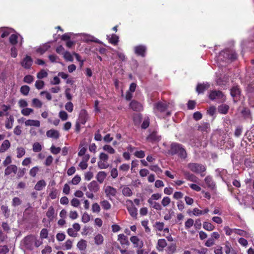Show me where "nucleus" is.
I'll return each mask as SVG.
<instances>
[{
	"mask_svg": "<svg viewBox=\"0 0 254 254\" xmlns=\"http://www.w3.org/2000/svg\"><path fill=\"white\" fill-rule=\"evenodd\" d=\"M35 237L29 235L25 237L21 242V246L26 250H32L34 248Z\"/></svg>",
	"mask_w": 254,
	"mask_h": 254,
	"instance_id": "obj_3",
	"label": "nucleus"
},
{
	"mask_svg": "<svg viewBox=\"0 0 254 254\" xmlns=\"http://www.w3.org/2000/svg\"><path fill=\"white\" fill-rule=\"evenodd\" d=\"M100 204L102 208L105 210H108L111 208V204L108 200H102L100 202Z\"/></svg>",
	"mask_w": 254,
	"mask_h": 254,
	"instance_id": "obj_42",
	"label": "nucleus"
},
{
	"mask_svg": "<svg viewBox=\"0 0 254 254\" xmlns=\"http://www.w3.org/2000/svg\"><path fill=\"white\" fill-rule=\"evenodd\" d=\"M46 135L48 137L57 139L59 137V131L55 129H50L46 132Z\"/></svg>",
	"mask_w": 254,
	"mask_h": 254,
	"instance_id": "obj_25",
	"label": "nucleus"
},
{
	"mask_svg": "<svg viewBox=\"0 0 254 254\" xmlns=\"http://www.w3.org/2000/svg\"><path fill=\"white\" fill-rule=\"evenodd\" d=\"M244 201L246 205H250L254 203V199L252 195H249L247 197L244 198Z\"/></svg>",
	"mask_w": 254,
	"mask_h": 254,
	"instance_id": "obj_49",
	"label": "nucleus"
},
{
	"mask_svg": "<svg viewBox=\"0 0 254 254\" xmlns=\"http://www.w3.org/2000/svg\"><path fill=\"white\" fill-rule=\"evenodd\" d=\"M48 235V231L47 229L43 228L41 230L40 236L41 239H46L47 238Z\"/></svg>",
	"mask_w": 254,
	"mask_h": 254,
	"instance_id": "obj_62",
	"label": "nucleus"
},
{
	"mask_svg": "<svg viewBox=\"0 0 254 254\" xmlns=\"http://www.w3.org/2000/svg\"><path fill=\"white\" fill-rule=\"evenodd\" d=\"M171 202V199L168 197L165 196L164 197L163 199L161 201V204L164 206L166 207L168 206Z\"/></svg>",
	"mask_w": 254,
	"mask_h": 254,
	"instance_id": "obj_55",
	"label": "nucleus"
},
{
	"mask_svg": "<svg viewBox=\"0 0 254 254\" xmlns=\"http://www.w3.org/2000/svg\"><path fill=\"white\" fill-rule=\"evenodd\" d=\"M47 76H48V73H47V71L44 69H42L37 74V77L39 79H42L44 77H47Z\"/></svg>",
	"mask_w": 254,
	"mask_h": 254,
	"instance_id": "obj_53",
	"label": "nucleus"
},
{
	"mask_svg": "<svg viewBox=\"0 0 254 254\" xmlns=\"http://www.w3.org/2000/svg\"><path fill=\"white\" fill-rule=\"evenodd\" d=\"M20 37L21 39V42L20 43V45H22V41H23V38L18 34L17 33H12L9 38V41L10 43L13 45H15L17 43V40L18 37Z\"/></svg>",
	"mask_w": 254,
	"mask_h": 254,
	"instance_id": "obj_12",
	"label": "nucleus"
},
{
	"mask_svg": "<svg viewBox=\"0 0 254 254\" xmlns=\"http://www.w3.org/2000/svg\"><path fill=\"white\" fill-rule=\"evenodd\" d=\"M88 189L90 192L96 193L99 191L100 186L96 181H93L88 185Z\"/></svg>",
	"mask_w": 254,
	"mask_h": 254,
	"instance_id": "obj_11",
	"label": "nucleus"
},
{
	"mask_svg": "<svg viewBox=\"0 0 254 254\" xmlns=\"http://www.w3.org/2000/svg\"><path fill=\"white\" fill-rule=\"evenodd\" d=\"M167 246V242L164 239L158 240L156 248L158 251L161 252Z\"/></svg>",
	"mask_w": 254,
	"mask_h": 254,
	"instance_id": "obj_24",
	"label": "nucleus"
},
{
	"mask_svg": "<svg viewBox=\"0 0 254 254\" xmlns=\"http://www.w3.org/2000/svg\"><path fill=\"white\" fill-rule=\"evenodd\" d=\"M187 167L194 173L201 174V176H204L202 173L206 171V167L204 165L196 163H190L187 165Z\"/></svg>",
	"mask_w": 254,
	"mask_h": 254,
	"instance_id": "obj_2",
	"label": "nucleus"
},
{
	"mask_svg": "<svg viewBox=\"0 0 254 254\" xmlns=\"http://www.w3.org/2000/svg\"><path fill=\"white\" fill-rule=\"evenodd\" d=\"M87 120V114L85 110L81 111L78 119V123L84 125Z\"/></svg>",
	"mask_w": 254,
	"mask_h": 254,
	"instance_id": "obj_21",
	"label": "nucleus"
},
{
	"mask_svg": "<svg viewBox=\"0 0 254 254\" xmlns=\"http://www.w3.org/2000/svg\"><path fill=\"white\" fill-rule=\"evenodd\" d=\"M123 194L125 196H130L132 194V190L128 187L125 186L122 190Z\"/></svg>",
	"mask_w": 254,
	"mask_h": 254,
	"instance_id": "obj_36",
	"label": "nucleus"
},
{
	"mask_svg": "<svg viewBox=\"0 0 254 254\" xmlns=\"http://www.w3.org/2000/svg\"><path fill=\"white\" fill-rule=\"evenodd\" d=\"M39 171V168L38 166H35L32 168L29 171V175L32 177H35Z\"/></svg>",
	"mask_w": 254,
	"mask_h": 254,
	"instance_id": "obj_47",
	"label": "nucleus"
},
{
	"mask_svg": "<svg viewBox=\"0 0 254 254\" xmlns=\"http://www.w3.org/2000/svg\"><path fill=\"white\" fill-rule=\"evenodd\" d=\"M30 91V88L27 85L22 86L20 88V92L23 95L26 96L28 94Z\"/></svg>",
	"mask_w": 254,
	"mask_h": 254,
	"instance_id": "obj_48",
	"label": "nucleus"
},
{
	"mask_svg": "<svg viewBox=\"0 0 254 254\" xmlns=\"http://www.w3.org/2000/svg\"><path fill=\"white\" fill-rule=\"evenodd\" d=\"M103 149L111 154H113L115 153V150L109 145H105L103 147Z\"/></svg>",
	"mask_w": 254,
	"mask_h": 254,
	"instance_id": "obj_45",
	"label": "nucleus"
},
{
	"mask_svg": "<svg viewBox=\"0 0 254 254\" xmlns=\"http://www.w3.org/2000/svg\"><path fill=\"white\" fill-rule=\"evenodd\" d=\"M81 219L82 222L86 223L90 221V216L87 212H84L82 215Z\"/></svg>",
	"mask_w": 254,
	"mask_h": 254,
	"instance_id": "obj_61",
	"label": "nucleus"
},
{
	"mask_svg": "<svg viewBox=\"0 0 254 254\" xmlns=\"http://www.w3.org/2000/svg\"><path fill=\"white\" fill-rule=\"evenodd\" d=\"M81 181V178L79 175H76L72 179L71 183L74 185H76Z\"/></svg>",
	"mask_w": 254,
	"mask_h": 254,
	"instance_id": "obj_57",
	"label": "nucleus"
},
{
	"mask_svg": "<svg viewBox=\"0 0 254 254\" xmlns=\"http://www.w3.org/2000/svg\"><path fill=\"white\" fill-rule=\"evenodd\" d=\"M34 77L31 75H26L23 79V81L27 83H31L33 81Z\"/></svg>",
	"mask_w": 254,
	"mask_h": 254,
	"instance_id": "obj_64",
	"label": "nucleus"
},
{
	"mask_svg": "<svg viewBox=\"0 0 254 254\" xmlns=\"http://www.w3.org/2000/svg\"><path fill=\"white\" fill-rule=\"evenodd\" d=\"M149 141H158L160 139V137L156 132H152L147 138Z\"/></svg>",
	"mask_w": 254,
	"mask_h": 254,
	"instance_id": "obj_37",
	"label": "nucleus"
},
{
	"mask_svg": "<svg viewBox=\"0 0 254 254\" xmlns=\"http://www.w3.org/2000/svg\"><path fill=\"white\" fill-rule=\"evenodd\" d=\"M224 230L225 232V234L227 236H230L233 233L235 234V230L236 229H231L229 228L228 226H225L224 228Z\"/></svg>",
	"mask_w": 254,
	"mask_h": 254,
	"instance_id": "obj_52",
	"label": "nucleus"
},
{
	"mask_svg": "<svg viewBox=\"0 0 254 254\" xmlns=\"http://www.w3.org/2000/svg\"><path fill=\"white\" fill-rule=\"evenodd\" d=\"M1 209L5 217H8L9 215V210L8 207L6 205H2Z\"/></svg>",
	"mask_w": 254,
	"mask_h": 254,
	"instance_id": "obj_56",
	"label": "nucleus"
},
{
	"mask_svg": "<svg viewBox=\"0 0 254 254\" xmlns=\"http://www.w3.org/2000/svg\"><path fill=\"white\" fill-rule=\"evenodd\" d=\"M94 242L95 245L99 246L103 244L104 242V237L101 234H96L94 235Z\"/></svg>",
	"mask_w": 254,
	"mask_h": 254,
	"instance_id": "obj_26",
	"label": "nucleus"
},
{
	"mask_svg": "<svg viewBox=\"0 0 254 254\" xmlns=\"http://www.w3.org/2000/svg\"><path fill=\"white\" fill-rule=\"evenodd\" d=\"M210 87V84L206 82L205 83L203 84H198L196 87V91L198 92V93H203L205 90H207Z\"/></svg>",
	"mask_w": 254,
	"mask_h": 254,
	"instance_id": "obj_20",
	"label": "nucleus"
},
{
	"mask_svg": "<svg viewBox=\"0 0 254 254\" xmlns=\"http://www.w3.org/2000/svg\"><path fill=\"white\" fill-rule=\"evenodd\" d=\"M203 228L207 231H211L214 229L215 227L211 223L204 222L203 223Z\"/></svg>",
	"mask_w": 254,
	"mask_h": 254,
	"instance_id": "obj_40",
	"label": "nucleus"
},
{
	"mask_svg": "<svg viewBox=\"0 0 254 254\" xmlns=\"http://www.w3.org/2000/svg\"><path fill=\"white\" fill-rule=\"evenodd\" d=\"M105 192L106 196L109 198V199H111L112 197H114L116 195L117 190L116 189L111 186H108L105 188Z\"/></svg>",
	"mask_w": 254,
	"mask_h": 254,
	"instance_id": "obj_9",
	"label": "nucleus"
},
{
	"mask_svg": "<svg viewBox=\"0 0 254 254\" xmlns=\"http://www.w3.org/2000/svg\"><path fill=\"white\" fill-rule=\"evenodd\" d=\"M79 35L81 37V40L83 41L88 42H94L97 43H101V41L98 39L95 38L92 35L87 34L85 33H81L79 34Z\"/></svg>",
	"mask_w": 254,
	"mask_h": 254,
	"instance_id": "obj_7",
	"label": "nucleus"
},
{
	"mask_svg": "<svg viewBox=\"0 0 254 254\" xmlns=\"http://www.w3.org/2000/svg\"><path fill=\"white\" fill-rule=\"evenodd\" d=\"M18 170L17 167L15 165H10L4 170V175L8 176L12 173L15 174Z\"/></svg>",
	"mask_w": 254,
	"mask_h": 254,
	"instance_id": "obj_13",
	"label": "nucleus"
},
{
	"mask_svg": "<svg viewBox=\"0 0 254 254\" xmlns=\"http://www.w3.org/2000/svg\"><path fill=\"white\" fill-rule=\"evenodd\" d=\"M10 146V143L7 139L4 140L0 147V153H4L7 150Z\"/></svg>",
	"mask_w": 254,
	"mask_h": 254,
	"instance_id": "obj_22",
	"label": "nucleus"
},
{
	"mask_svg": "<svg viewBox=\"0 0 254 254\" xmlns=\"http://www.w3.org/2000/svg\"><path fill=\"white\" fill-rule=\"evenodd\" d=\"M16 157L18 158H20L23 157L25 154V150L22 147H18L16 148Z\"/></svg>",
	"mask_w": 254,
	"mask_h": 254,
	"instance_id": "obj_39",
	"label": "nucleus"
},
{
	"mask_svg": "<svg viewBox=\"0 0 254 254\" xmlns=\"http://www.w3.org/2000/svg\"><path fill=\"white\" fill-rule=\"evenodd\" d=\"M245 136L249 140V142L251 143H254V128L251 129V130L248 131L246 134Z\"/></svg>",
	"mask_w": 254,
	"mask_h": 254,
	"instance_id": "obj_33",
	"label": "nucleus"
},
{
	"mask_svg": "<svg viewBox=\"0 0 254 254\" xmlns=\"http://www.w3.org/2000/svg\"><path fill=\"white\" fill-rule=\"evenodd\" d=\"M194 224V221L191 218H189L185 222V225L186 229H189Z\"/></svg>",
	"mask_w": 254,
	"mask_h": 254,
	"instance_id": "obj_54",
	"label": "nucleus"
},
{
	"mask_svg": "<svg viewBox=\"0 0 254 254\" xmlns=\"http://www.w3.org/2000/svg\"><path fill=\"white\" fill-rule=\"evenodd\" d=\"M34 110L31 108H25L21 110V113L22 115L25 116H28L31 114L33 113Z\"/></svg>",
	"mask_w": 254,
	"mask_h": 254,
	"instance_id": "obj_43",
	"label": "nucleus"
},
{
	"mask_svg": "<svg viewBox=\"0 0 254 254\" xmlns=\"http://www.w3.org/2000/svg\"><path fill=\"white\" fill-rule=\"evenodd\" d=\"M130 241L133 244L135 247L141 248L143 246L142 241L140 240L136 236H132L130 238Z\"/></svg>",
	"mask_w": 254,
	"mask_h": 254,
	"instance_id": "obj_17",
	"label": "nucleus"
},
{
	"mask_svg": "<svg viewBox=\"0 0 254 254\" xmlns=\"http://www.w3.org/2000/svg\"><path fill=\"white\" fill-rule=\"evenodd\" d=\"M134 49V52L136 55L143 57L145 56L146 50L145 46L143 45H139L135 47Z\"/></svg>",
	"mask_w": 254,
	"mask_h": 254,
	"instance_id": "obj_14",
	"label": "nucleus"
},
{
	"mask_svg": "<svg viewBox=\"0 0 254 254\" xmlns=\"http://www.w3.org/2000/svg\"><path fill=\"white\" fill-rule=\"evenodd\" d=\"M205 182L207 185L208 187L213 189L215 188V184L213 181L212 178L208 176L204 179Z\"/></svg>",
	"mask_w": 254,
	"mask_h": 254,
	"instance_id": "obj_34",
	"label": "nucleus"
},
{
	"mask_svg": "<svg viewBox=\"0 0 254 254\" xmlns=\"http://www.w3.org/2000/svg\"><path fill=\"white\" fill-rule=\"evenodd\" d=\"M170 152L172 155L177 154L179 157L182 159H185L187 157L185 149L182 144L177 143H172Z\"/></svg>",
	"mask_w": 254,
	"mask_h": 254,
	"instance_id": "obj_1",
	"label": "nucleus"
},
{
	"mask_svg": "<svg viewBox=\"0 0 254 254\" xmlns=\"http://www.w3.org/2000/svg\"><path fill=\"white\" fill-rule=\"evenodd\" d=\"M127 209L129 214L133 218H136L137 215V209L134 206L133 202L131 200H127L126 201Z\"/></svg>",
	"mask_w": 254,
	"mask_h": 254,
	"instance_id": "obj_6",
	"label": "nucleus"
},
{
	"mask_svg": "<svg viewBox=\"0 0 254 254\" xmlns=\"http://www.w3.org/2000/svg\"><path fill=\"white\" fill-rule=\"evenodd\" d=\"M100 205L97 203H94L92 205V211L93 212L99 213L100 211Z\"/></svg>",
	"mask_w": 254,
	"mask_h": 254,
	"instance_id": "obj_59",
	"label": "nucleus"
},
{
	"mask_svg": "<svg viewBox=\"0 0 254 254\" xmlns=\"http://www.w3.org/2000/svg\"><path fill=\"white\" fill-rule=\"evenodd\" d=\"M18 106L21 108H25L28 106L27 102L24 99H20L18 102Z\"/></svg>",
	"mask_w": 254,
	"mask_h": 254,
	"instance_id": "obj_60",
	"label": "nucleus"
},
{
	"mask_svg": "<svg viewBox=\"0 0 254 254\" xmlns=\"http://www.w3.org/2000/svg\"><path fill=\"white\" fill-rule=\"evenodd\" d=\"M130 107L134 111H140L143 109L142 105L135 101H132L130 103Z\"/></svg>",
	"mask_w": 254,
	"mask_h": 254,
	"instance_id": "obj_19",
	"label": "nucleus"
},
{
	"mask_svg": "<svg viewBox=\"0 0 254 254\" xmlns=\"http://www.w3.org/2000/svg\"><path fill=\"white\" fill-rule=\"evenodd\" d=\"M50 45L49 43H45V44L41 46L37 50V52L40 54H43L47 51L49 50L50 48Z\"/></svg>",
	"mask_w": 254,
	"mask_h": 254,
	"instance_id": "obj_30",
	"label": "nucleus"
},
{
	"mask_svg": "<svg viewBox=\"0 0 254 254\" xmlns=\"http://www.w3.org/2000/svg\"><path fill=\"white\" fill-rule=\"evenodd\" d=\"M33 61L30 56H26L21 62V65L25 68L29 69L32 64Z\"/></svg>",
	"mask_w": 254,
	"mask_h": 254,
	"instance_id": "obj_15",
	"label": "nucleus"
},
{
	"mask_svg": "<svg viewBox=\"0 0 254 254\" xmlns=\"http://www.w3.org/2000/svg\"><path fill=\"white\" fill-rule=\"evenodd\" d=\"M240 94V90L238 86H233L231 89V95L234 98V101H236Z\"/></svg>",
	"mask_w": 254,
	"mask_h": 254,
	"instance_id": "obj_18",
	"label": "nucleus"
},
{
	"mask_svg": "<svg viewBox=\"0 0 254 254\" xmlns=\"http://www.w3.org/2000/svg\"><path fill=\"white\" fill-rule=\"evenodd\" d=\"M77 248L80 251H84L87 248V242L86 240L81 239L77 244Z\"/></svg>",
	"mask_w": 254,
	"mask_h": 254,
	"instance_id": "obj_32",
	"label": "nucleus"
},
{
	"mask_svg": "<svg viewBox=\"0 0 254 254\" xmlns=\"http://www.w3.org/2000/svg\"><path fill=\"white\" fill-rule=\"evenodd\" d=\"M209 97L212 100H216L219 102H223L225 99L223 93L221 91L217 90L211 91L209 93Z\"/></svg>",
	"mask_w": 254,
	"mask_h": 254,
	"instance_id": "obj_5",
	"label": "nucleus"
},
{
	"mask_svg": "<svg viewBox=\"0 0 254 254\" xmlns=\"http://www.w3.org/2000/svg\"><path fill=\"white\" fill-rule=\"evenodd\" d=\"M118 240L122 245H126L128 243L127 239L124 234H120L118 235Z\"/></svg>",
	"mask_w": 254,
	"mask_h": 254,
	"instance_id": "obj_44",
	"label": "nucleus"
},
{
	"mask_svg": "<svg viewBox=\"0 0 254 254\" xmlns=\"http://www.w3.org/2000/svg\"><path fill=\"white\" fill-rule=\"evenodd\" d=\"M249 102L250 105L252 107H254V93H249Z\"/></svg>",
	"mask_w": 254,
	"mask_h": 254,
	"instance_id": "obj_63",
	"label": "nucleus"
},
{
	"mask_svg": "<svg viewBox=\"0 0 254 254\" xmlns=\"http://www.w3.org/2000/svg\"><path fill=\"white\" fill-rule=\"evenodd\" d=\"M65 110L69 113H71L73 111V105L71 102H68L65 105Z\"/></svg>",
	"mask_w": 254,
	"mask_h": 254,
	"instance_id": "obj_58",
	"label": "nucleus"
},
{
	"mask_svg": "<svg viewBox=\"0 0 254 254\" xmlns=\"http://www.w3.org/2000/svg\"><path fill=\"white\" fill-rule=\"evenodd\" d=\"M167 108V104L166 102H158L154 104L153 112L156 116L162 117V116L160 115V113L165 112Z\"/></svg>",
	"mask_w": 254,
	"mask_h": 254,
	"instance_id": "obj_4",
	"label": "nucleus"
},
{
	"mask_svg": "<svg viewBox=\"0 0 254 254\" xmlns=\"http://www.w3.org/2000/svg\"><path fill=\"white\" fill-rule=\"evenodd\" d=\"M46 216L48 218L49 222L53 221L56 216L57 214L55 213L54 208L51 206L48 208V209L46 212Z\"/></svg>",
	"mask_w": 254,
	"mask_h": 254,
	"instance_id": "obj_10",
	"label": "nucleus"
},
{
	"mask_svg": "<svg viewBox=\"0 0 254 254\" xmlns=\"http://www.w3.org/2000/svg\"><path fill=\"white\" fill-rule=\"evenodd\" d=\"M109 42L114 45H117L119 42V37L115 34L107 35Z\"/></svg>",
	"mask_w": 254,
	"mask_h": 254,
	"instance_id": "obj_31",
	"label": "nucleus"
},
{
	"mask_svg": "<svg viewBox=\"0 0 254 254\" xmlns=\"http://www.w3.org/2000/svg\"><path fill=\"white\" fill-rule=\"evenodd\" d=\"M221 55H223L224 56L226 55L229 60L231 61L237 59V54L233 52L226 51L221 53Z\"/></svg>",
	"mask_w": 254,
	"mask_h": 254,
	"instance_id": "obj_27",
	"label": "nucleus"
},
{
	"mask_svg": "<svg viewBox=\"0 0 254 254\" xmlns=\"http://www.w3.org/2000/svg\"><path fill=\"white\" fill-rule=\"evenodd\" d=\"M184 175L185 178L189 181L197 183L198 181V179L196 176L189 172L184 171Z\"/></svg>",
	"mask_w": 254,
	"mask_h": 254,
	"instance_id": "obj_16",
	"label": "nucleus"
},
{
	"mask_svg": "<svg viewBox=\"0 0 254 254\" xmlns=\"http://www.w3.org/2000/svg\"><path fill=\"white\" fill-rule=\"evenodd\" d=\"M46 186V183L44 180H41L37 182L35 185L34 189L37 190H42Z\"/></svg>",
	"mask_w": 254,
	"mask_h": 254,
	"instance_id": "obj_29",
	"label": "nucleus"
},
{
	"mask_svg": "<svg viewBox=\"0 0 254 254\" xmlns=\"http://www.w3.org/2000/svg\"><path fill=\"white\" fill-rule=\"evenodd\" d=\"M59 117L63 121H66L68 119V114L64 111H61L59 113Z\"/></svg>",
	"mask_w": 254,
	"mask_h": 254,
	"instance_id": "obj_50",
	"label": "nucleus"
},
{
	"mask_svg": "<svg viewBox=\"0 0 254 254\" xmlns=\"http://www.w3.org/2000/svg\"><path fill=\"white\" fill-rule=\"evenodd\" d=\"M24 124L25 126L26 127L33 126L36 127H39L40 126V122L38 120H27L24 122Z\"/></svg>",
	"mask_w": 254,
	"mask_h": 254,
	"instance_id": "obj_23",
	"label": "nucleus"
},
{
	"mask_svg": "<svg viewBox=\"0 0 254 254\" xmlns=\"http://www.w3.org/2000/svg\"><path fill=\"white\" fill-rule=\"evenodd\" d=\"M12 205L14 207L20 205L21 203V200L18 197H14L12 200Z\"/></svg>",
	"mask_w": 254,
	"mask_h": 254,
	"instance_id": "obj_51",
	"label": "nucleus"
},
{
	"mask_svg": "<svg viewBox=\"0 0 254 254\" xmlns=\"http://www.w3.org/2000/svg\"><path fill=\"white\" fill-rule=\"evenodd\" d=\"M98 167L100 169H106L108 168L109 166V164L108 162L106 161H103L102 160L99 159L98 162Z\"/></svg>",
	"mask_w": 254,
	"mask_h": 254,
	"instance_id": "obj_38",
	"label": "nucleus"
},
{
	"mask_svg": "<svg viewBox=\"0 0 254 254\" xmlns=\"http://www.w3.org/2000/svg\"><path fill=\"white\" fill-rule=\"evenodd\" d=\"M229 109V106L226 104H222L218 106V111L219 113L222 114H226L227 113Z\"/></svg>",
	"mask_w": 254,
	"mask_h": 254,
	"instance_id": "obj_35",
	"label": "nucleus"
},
{
	"mask_svg": "<svg viewBox=\"0 0 254 254\" xmlns=\"http://www.w3.org/2000/svg\"><path fill=\"white\" fill-rule=\"evenodd\" d=\"M14 29L8 27L0 28V37L2 38L7 37L12 33H15Z\"/></svg>",
	"mask_w": 254,
	"mask_h": 254,
	"instance_id": "obj_8",
	"label": "nucleus"
},
{
	"mask_svg": "<svg viewBox=\"0 0 254 254\" xmlns=\"http://www.w3.org/2000/svg\"><path fill=\"white\" fill-rule=\"evenodd\" d=\"M42 102L37 98H34L32 100V106L35 108H40L42 106Z\"/></svg>",
	"mask_w": 254,
	"mask_h": 254,
	"instance_id": "obj_41",
	"label": "nucleus"
},
{
	"mask_svg": "<svg viewBox=\"0 0 254 254\" xmlns=\"http://www.w3.org/2000/svg\"><path fill=\"white\" fill-rule=\"evenodd\" d=\"M32 149L34 152H39L42 150V146L39 142H35L33 144Z\"/></svg>",
	"mask_w": 254,
	"mask_h": 254,
	"instance_id": "obj_46",
	"label": "nucleus"
},
{
	"mask_svg": "<svg viewBox=\"0 0 254 254\" xmlns=\"http://www.w3.org/2000/svg\"><path fill=\"white\" fill-rule=\"evenodd\" d=\"M107 173L104 171L99 172L96 175V179L98 182L102 184L107 177Z\"/></svg>",
	"mask_w": 254,
	"mask_h": 254,
	"instance_id": "obj_28",
	"label": "nucleus"
}]
</instances>
